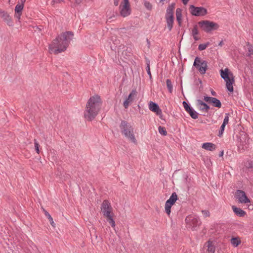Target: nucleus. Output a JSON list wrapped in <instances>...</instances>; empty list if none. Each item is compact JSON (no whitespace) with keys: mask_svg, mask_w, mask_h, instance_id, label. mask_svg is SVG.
<instances>
[{"mask_svg":"<svg viewBox=\"0 0 253 253\" xmlns=\"http://www.w3.org/2000/svg\"><path fill=\"white\" fill-rule=\"evenodd\" d=\"M74 37L71 31H67L58 36L49 45V49L55 54L64 52L68 47Z\"/></svg>","mask_w":253,"mask_h":253,"instance_id":"obj_1","label":"nucleus"},{"mask_svg":"<svg viewBox=\"0 0 253 253\" xmlns=\"http://www.w3.org/2000/svg\"><path fill=\"white\" fill-rule=\"evenodd\" d=\"M102 101L98 95L91 96L86 104L84 117L88 121H91L98 115L101 107Z\"/></svg>","mask_w":253,"mask_h":253,"instance_id":"obj_2","label":"nucleus"},{"mask_svg":"<svg viewBox=\"0 0 253 253\" xmlns=\"http://www.w3.org/2000/svg\"><path fill=\"white\" fill-rule=\"evenodd\" d=\"M121 133L134 144L137 143L134 133V128L126 121L122 120L119 126Z\"/></svg>","mask_w":253,"mask_h":253,"instance_id":"obj_3","label":"nucleus"},{"mask_svg":"<svg viewBox=\"0 0 253 253\" xmlns=\"http://www.w3.org/2000/svg\"><path fill=\"white\" fill-rule=\"evenodd\" d=\"M220 72L221 78L226 82L227 89L231 92H233L234 90L233 84L235 82L233 74L229 71L228 68H225L224 70L221 69Z\"/></svg>","mask_w":253,"mask_h":253,"instance_id":"obj_4","label":"nucleus"},{"mask_svg":"<svg viewBox=\"0 0 253 253\" xmlns=\"http://www.w3.org/2000/svg\"><path fill=\"white\" fill-rule=\"evenodd\" d=\"M198 24L202 30L207 33L217 30L219 27L217 23L209 20L201 21Z\"/></svg>","mask_w":253,"mask_h":253,"instance_id":"obj_5","label":"nucleus"},{"mask_svg":"<svg viewBox=\"0 0 253 253\" xmlns=\"http://www.w3.org/2000/svg\"><path fill=\"white\" fill-rule=\"evenodd\" d=\"M175 3H171L167 9L166 19L167 27L169 31H170L173 27L174 21L173 10L175 8Z\"/></svg>","mask_w":253,"mask_h":253,"instance_id":"obj_6","label":"nucleus"},{"mask_svg":"<svg viewBox=\"0 0 253 253\" xmlns=\"http://www.w3.org/2000/svg\"><path fill=\"white\" fill-rule=\"evenodd\" d=\"M187 227L192 229L199 226L201 222L198 216L194 214H190L186 216L185 219Z\"/></svg>","mask_w":253,"mask_h":253,"instance_id":"obj_7","label":"nucleus"},{"mask_svg":"<svg viewBox=\"0 0 253 253\" xmlns=\"http://www.w3.org/2000/svg\"><path fill=\"white\" fill-rule=\"evenodd\" d=\"M193 66L198 69L201 74H205L208 68V63L201 58L196 57L194 60Z\"/></svg>","mask_w":253,"mask_h":253,"instance_id":"obj_8","label":"nucleus"},{"mask_svg":"<svg viewBox=\"0 0 253 253\" xmlns=\"http://www.w3.org/2000/svg\"><path fill=\"white\" fill-rule=\"evenodd\" d=\"M120 15L124 17H126L131 13L130 5L129 0H123L119 6Z\"/></svg>","mask_w":253,"mask_h":253,"instance_id":"obj_9","label":"nucleus"},{"mask_svg":"<svg viewBox=\"0 0 253 253\" xmlns=\"http://www.w3.org/2000/svg\"><path fill=\"white\" fill-rule=\"evenodd\" d=\"M100 209L104 217L110 215H114L113 208L111 205V203L107 200H105L103 201L101 205Z\"/></svg>","mask_w":253,"mask_h":253,"instance_id":"obj_10","label":"nucleus"},{"mask_svg":"<svg viewBox=\"0 0 253 253\" xmlns=\"http://www.w3.org/2000/svg\"><path fill=\"white\" fill-rule=\"evenodd\" d=\"M190 13L195 16H204L207 14V10L204 7H196L193 5L189 6Z\"/></svg>","mask_w":253,"mask_h":253,"instance_id":"obj_11","label":"nucleus"},{"mask_svg":"<svg viewBox=\"0 0 253 253\" xmlns=\"http://www.w3.org/2000/svg\"><path fill=\"white\" fill-rule=\"evenodd\" d=\"M0 18L2 19V21L8 26L12 27L13 26V22L9 14L1 9H0Z\"/></svg>","mask_w":253,"mask_h":253,"instance_id":"obj_12","label":"nucleus"},{"mask_svg":"<svg viewBox=\"0 0 253 253\" xmlns=\"http://www.w3.org/2000/svg\"><path fill=\"white\" fill-rule=\"evenodd\" d=\"M182 103L185 111L189 113V115L192 119H196L198 118V113L192 107H191L185 101H183Z\"/></svg>","mask_w":253,"mask_h":253,"instance_id":"obj_13","label":"nucleus"},{"mask_svg":"<svg viewBox=\"0 0 253 253\" xmlns=\"http://www.w3.org/2000/svg\"><path fill=\"white\" fill-rule=\"evenodd\" d=\"M137 95V91L135 89H133L128 95L127 98L125 100L123 103L125 109H127L129 105L131 104Z\"/></svg>","mask_w":253,"mask_h":253,"instance_id":"obj_14","label":"nucleus"},{"mask_svg":"<svg viewBox=\"0 0 253 253\" xmlns=\"http://www.w3.org/2000/svg\"><path fill=\"white\" fill-rule=\"evenodd\" d=\"M236 197L241 203L247 204L250 202V200L247 197L245 192L241 190L236 191Z\"/></svg>","mask_w":253,"mask_h":253,"instance_id":"obj_15","label":"nucleus"},{"mask_svg":"<svg viewBox=\"0 0 253 253\" xmlns=\"http://www.w3.org/2000/svg\"><path fill=\"white\" fill-rule=\"evenodd\" d=\"M204 100L208 103H211L214 107L221 108V103L220 101L216 98L211 96H204Z\"/></svg>","mask_w":253,"mask_h":253,"instance_id":"obj_16","label":"nucleus"},{"mask_svg":"<svg viewBox=\"0 0 253 253\" xmlns=\"http://www.w3.org/2000/svg\"><path fill=\"white\" fill-rule=\"evenodd\" d=\"M149 109L151 111L156 113L158 115H162V111L159 105L155 102L151 101L149 104Z\"/></svg>","mask_w":253,"mask_h":253,"instance_id":"obj_17","label":"nucleus"},{"mask_svg":"<svg viewBox=\"0 0 253 253\" xmlns=\"http://www.w3.org/2000/svg\"><path fill=\"white\" fill-rule=\"evenodd\" d=\"M197 105L199 109L202 111L208 112L210 109V106L201 99L197 100Z\"/></svg>","mask_w":253,"mask_h":253,"instance_id":"obj_18","label":"nucleus"},{"mask_svg":"<svg viewBox=\"0 0 253 253\" xmlns=\"http://www.w3.org/2000/svg\"><path fill=\"white\" fill-rule=\"evenodd\" d=\"M202 147L207 150L211 151L214 150L216 148L215 144L210 142L204 143Z\"/></svg>","mask_w":253,"mask_h":253,"instance_id":"obj_19","label":"nucleus"},{"mask_svg":"<svg viewBox=\"0 0 253 253\" xmlns=\"http://www.w3.org/2000/svg\"><path fill=\"white\" fill-rule=\"evenodd\" d=\"M191 34L195 41H197L200 39V38L198 37L199 31L197 25H195L194 26L193 29L191 30Z\"/></svg>","mask_w":253,"mask_h":253,"instance_id":"obj_20","label":"nucleus"},{"mask_svg":"<svg viewBox=\"0 0 253 253\" xmlns=\"http://www.w3.org/2000/svg\"><path fill=\"white\" fill-rule=\"evenodd\" d=\"M232 209L235 214L240 217H243L246 214V212L240 208L232 206Z\"/></svg>","mask_w":253,"mask_h":253,"instance_id":"obj_21","label":"nucleus"},{"mask_svg":"<svg viewBox=\"0 0 253 253\" xmlns=\"http://www.w3.org/2000/svg\"><path fill=\"white\" fill-rule=\"evenodd\" d=\"M175 203H173L172 202H170V201H167L165 203V211L167 213V214L169 216L171 212V208L172 206H173L174 204Z\"/></svg>","mask_w":253,"mask_h":253,"instance_id":"obj_22","label":"nucleus"},{"mask_svg":"<svg viewBox=\"0 0 253 253\" xmlns=\"http://www.w3.org/2000/svg\"><path fill=\"white\" fill-rule=\"evenodd\" d=\"M207 246L208 247L207 251L208 253H214L215 247L213 245L212 242L211 241H209L207 242Z\"/></svg>","mask_w":253,"mask_h":253,"instance_id":"obj_23","label":"nucleus"},{"mask_svg":"<svg viewBox=\"0 0 253 253\" xmlns=\"http://www.w3.org/2000/svg\"><path fill=\"white\" fill-rule=\"evenodd\" d=\"M176 20L178 23V25L180 26L181 23V18H182V14L181 10L180 8H177L176 10Z\"/></svg>","mask_w":253,"mask_h":253,"instance_id":"obj_24","label":"nucleus"},{"mask_svg":"<svg viewBox=\"0 0 253 253\" xmlns=\"http://www.w3.org/2000/svg\"><path fill=\"white\" fill-rule=\"evenodd\" d=\"M241 240L238 237H233L231 239V243L234 247H237L241 244Z\"/></svg>","mask_w":253,"mask_h":253,"instance_id":"obj_25","label":"nucleus"},{"mask_svg":"<svg viewBox=\"0 0 253 253\" xmlns=\"http://www.w3.org/2000/svg\"><path fill=\"white\" fill-rule=\"evenodd\" d=\"M114 215H110L108 216L105 217L107 221L110 223L111 226L114 228L115 227L116 224L114 219H113Z\"/></svg>","mask_w":253,"mask_h":253,"instance_id":"obj_26","label":"nucleus"},{"mask_svg":"<svg viewBox=\"0 0 253 253\" xmlns=\"http://www.w3.org/2000/svg\"><path fill=\"white\" fill-rule=\"evenodd\" d=\"M24 5H22V4H20V2H18V3L16 5L14 11L15 13H21L23 9Z\"/></svg>","mask_w":253,"mask_h":253,"instance_id":"obj_27","label":"nucleus"},{"mask_svg":"<svg viewBox=\"0 0 253 253\" xmlns=\"http://www.w3.org/2000/svg\"><path fill=\"white\" fill-rule=\"evenodd\" d=\"M166 84L169 92L170 93H172L173 90V86L170 80L167 79L166 80Z\"/></svg>","mask_w":253,"mask_h":253,"instance_id":"obj_28","label":"nucleus"},{"mask_svg":"<svg viewBox=\"0 0 253 253\" xmlns=\"http://www.w3.org/2000/svg\"><path fill=\"white\" fill-rule=\"evenodd\" d=\"M43 211H44V214L47 217V218L50 221V224L52 226H54V221L53 220V218L52 217H51V216L50 215V214L48 212H47L46 210H45L44 209H43Z\"/></svg>","mask_w":253,"mask_h":253,"instance_id":"obj_29","label":"nucleus"},{"mask_svg":"<svg viewBox=\"0 0 253 253\" xmlns=\"http://www.w3.org/2000/svg\"><path fill=\"white\" fill-rule=\"evenodd\" d=\"M177 200V195L175 192H173L172 193L169 198L168 200V201H170V202H172L175 203Z\"/></svg>","mask_w":253,"mask_h":253,"instance_id":"obj_30","label":"nucleus"},{"mask_svg":"<svg viewBox=\"0 0 253 253\" xmlns=\"http://www.w3.org/2000/svg\"><path fill=\"white\" fill-rule=\"evenodd\" d=\"M158 131H159V132L161 135H163L164 136H166L167 135V131L165 127H164L163 126H160L158 127Z\"/></svg>","mask_w":253,"mask_h":253,"instance_id":"obj_31","label":"nucleus"},{"mask_svg":"<svg viewBox=\"0 0 253 253\" xmlns=\"http://www.w3.org/2000/svg\"><path fill=\"white\" fill-rule=\"evenodd\" d=\"M210 44L209 42L205 43L200 44L198 46V49L200 51L205 49Z\"/></svg>","mask_w":253,"mask_h":253,"instance_id":"obj_32","label":"nucleus"},{"mask_svg":"<svg viewBox=\"0 0 253 253\" xmlns=\"http://www.w3.org/2000/svg\"><path fill=\"white\" fill-rule=\"evenodd\" d=\"M226 125H225L223 123H222V124L221 125L220 129L219 130V132H218V136L219 137H221L222 135L223 132L224 131Z\"/></svg>","mask_w":253,"mask_h":253,"instance_id":"obj_33","label":"nucleus"},{"mask_svg":"<svg viewBox=\"0 0 253 253\" xmlns=\"http://www.w3.org/2000/svg\"><path fill=\"white\" fill-rule=\"evenodd\" d=\"M146 71H147V74H148L149 75V78L150 79H152V75H151V71H150V63H149V61H148L147 62V66H146Z\"/></svg>","mask_w":253,"mask_h":253,"instance_id":"obj_34","label":"nucleus"},{"mask_svg":"<svg viewBox=\"0 0 253 253\" xmlns=\"http://www.w3.org/2000/svg\"><path fill=\"white\" fill-rule=\"evenodd\" d=\"M34 145H35V150L36 151V152L38 154H39V153H40V150H39L40 145L36 139H34Z\"/></svg>","mask_w":253,"mask_h":253,"instance_id":"obj_35","label":"nucleus"},{"mask_svg":"<svg viewBox=\"0 0 253 253\" xmlns=\"http://www.w3.org/2000/svg\"><path fill=\"white\" fill-rule=\"evenodd\" d=\"M144 6L145 7L149 10H151L152 8V4L148 1H144Z\"/></svg>","mask_w":253,"mask_h":253,"instance_id":"obj_36","label":"nucleus"},{"mask_svg":"<svg viewBox=\"0 0 253 253\" xmlns=\"http://www.w3.org/2000/svg\"><path fill=\"white\" fill-rule=\"evenodd\" d=\"M229 113H226L225 114V116L224 117V120H223V123L225 124V125H227L228 124V122H229Z\"/></svg>","mask_w":253,"mask_h":253,"instance_id":"obj_37","label":"nucleus"},{"mask_svg":"<svg viewBox=\"0 0 253 253\" xmlns=\"http://www.w3.org/2000/svg\"><path fill=\"white\" fill-rule=\"evenodd\" d=\"M64 0H52L51 4L52 6H55V4L60 3L62 2H64Z\"/></svg>","mask_w":253,"mask_h":253,"instance_id":"obj_38","label":"nucleus"},{"mask_svg":"<svg viewBox=\"0 0 253 253\" xmlns=\"http://www.w3.org/2000/svg\"><path fill=\"white\" fill-rule=\"evenodd\" d=\"M246 167L248 169L253 168V162L252 161H248Z\"/></svg>","mask_w":253,"mask_h":253,"instance_id":"obj_39","label":"nucleus"},{"mask_svg":"<svg viewBox=\"0 0 253 253\" xmlns=\"http://www.w3.org/2000/svg\"><path fill=\"white\" fill-rule=\"evenodd\" d=\"M202 212L205 217H208L210 216V212L207 210H203Z\"/></svg>","mask_w":253,"mask_h":253,"instance_id":"obj_40","label":"nucleus"},{"mask_svg":"<svg viewBox=\"0 0 253 253\" xmlns=\"http://www.w3.org/2000/svg\"><path fill=\"white\" fill-rule=\"evenodd\" d=\"M253 54V47L250 45L248 48V55L250 56Z\"/></svg>","mask_w":253,"mask_h":253,"instance_id":"obj_41","label":"nucleus"},{"mask_svg":"<svg viewBox=\"0 0 253 253\" xmlns=\"http://www.w3.org/2000/svg\"><path fill=\"white\" fill-rule=\"evenodd\" d=\"M22 13H15V17L18 20H19L21 17Z\"/></svg>","mask_w":253,"mask_h":253,"instance_id":"obj_42","label":"nucleus"},{"mask_svg":"<svg viewBox=\"0 0 253 253\" xmlns=\"http://www.w3.org/2000/svg\"><path fill=\"white\" fill-rule=\"evenodd\" d=\"M120 0H114V4L115 6H118Z\"/></svg>","mask_w":253,"mask_h":253,"instance_id":"obj_43","label":"nucleus"},{"mask_svg":"<svg viewBox=\"0 0 253 253\" xmlns=\"http://www.w3.org/2000/svg\"><path fill=\"white\" fill-rule=\"evenodd\" d=\"M182 0V3L185 5L187 4L188 2L189 1V0Z\"/></svg>","mask_w":253,"mask_h":253,"instance_id":"obj_44","label":"nucleus"},{"mask_svg":"<svg viewBox=\"0 0 253 253\" xmlns=\"http://www.w3.org/2000/svg\"><path fill=\"white\" fill-rule=\"evenodd\" d=\"M211 94L213 96H216V92L213 90H212V89L211 90Z\"/></svg>","mask_w":253,"mask_h":253,"instance_id":"obj_45","label":"nucleus"},{"mask_svg":"<svg viewBox=\"0 0 253 253\" xmlns=\"http://www.w3.org/2000/svg\"><path fill=\"white\" fill-rule=\"evenodd\" d=\"M146 42H147L148 47H150V41L148 39H147Z\"/></svg>","mask_w":253,"mask_h":253,"instance_id":"obj_46","label":"nucleus"},{"mask_svg":"<svg viewBox=\"0 0 253 253\" xmlns=\"http://www.w3.org/2000/svg\"><path fill=\"white\" fill-rule=\"evenodd\" d=\"M26 0H21L20 2V4H22L23 5H24V3L25 2Z\"/></svg>","mask_w":253,"mask_h":253,"instance_id":"obj_47","label":"nucleus"},{"mask_svg":"<svg viewBox=\"0 0 253 253\" xmlns=\"http://www.w3.org/2000/svg\"><path fill=\"white\" fill-rule=\"evenodd\" d=\"M223 44V41H221L219 42V43H218V45L219 46H222Z\"/></svg>","mask_w":253,"mask_h":253,"instance_id":"obj_48","label":"nucleus"},{"mask_svg":"<svg viewBox=\"0 0 253 253\" xmlns=\"http://www.w3.org/2000/svg\"><path fill=\"white\" fill-rule=\"evenodd\" d=\"M82 0H75L76 3L79 4L81 2Z\"/></svg>","mask_w":253,"mask_h":253,"instance_id":"obj_49","label":"nucleus"},{"mask_svg":"<svg viewBox=\"0 0 253 253\" xmlns=\"http://www.w3.org/2000/svg\"><path fill=\"white\" fill-rule=\"evenodd\" d=\"M223 155V151H222L219 154V157H222Z\"/></svg>","mask_w":253,"mask_h":253,"instance_id":"obj_50","label":"nucleus"},{"mask_svg":"<svg viewBox=\"0 0 253 253\" xmlns=\"http://www.w3.org/2000/svg\"><path fill=\"white\" fill-rule=\"evenodd\" d=\"M10 0H8V2H10Z\"/></svg>","mask_w":253,"mask_h":253,"instance_id":"obj_51","label":"nucleus"}]
</instances>
